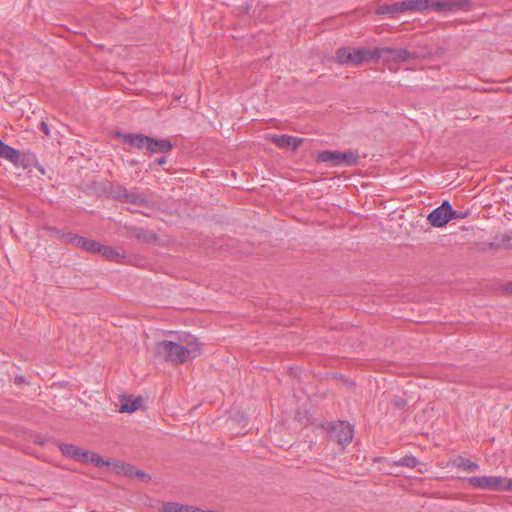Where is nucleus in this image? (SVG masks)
I'll list each match as a JSON object with an SVG mask.
<instances>
[{"label": "nucleus", "mask_w": 512, "mask_h": 512, "mask_svg": "<svg viewBox=\"0 0 512 512\" xmlns=\"http://www.w3.org/2000/svg\"><path fill=\"white\" fill-rule=\"evenodd\" d=\"M181 504L176 502H163L162 503V511L163 512H180Z\"/></svg>", "instance_id": "obj_26"}, {"label": "nucleus", "mask_w": 512, "mask_h": 512, "mask_svg": "<svg viewBox=\"0 0 512 512\" xmlns=\"http://www.w3.org/2000/svg\"><path fill=\"white\" fill-rule=\"evenodd\" d=\"M269 140L279 148H290L295 152L303 143V138L290 135H271Z\"/></svg>", "instance_id": "obj_11"}, {"label": "nucleus", "mask_w": 512, "mask_h": 512, "mask_svg": "<svg viewBox=\"0 0 512 512\" xmlns=\"http://www.w3.org/2000/svg\"><path fill=\"white\" fill-rule=\"evenodd\" d=\"M57 446L63 456L83 464H94L96 467L103 465L109 466L112 464L110 461H105L99 454L90 452L74 444L57 443Z\"/></svg>", "instance_id": "obj_2"}, {"label": "nucleus", "mask_w": 512, "mask_h": 512, "mask_svg": "<svg viewBox=\"0 0 512 512\" xmlns=\"http://www.w3.org/2000/svg\"><path fill=\"white\" fill-rule=\"evenodd\" d=\"M452 465L461 468L469 472H475L479 469V465L476 462H472L462 456H457L451 461Z\"/></svg>", "instance_id": "obj_22"}, {"label": "nucleus", "mask_w": 512, "mask_h": 512, "mask_svg": "<svg viewBox=\"0 0 512 512\" xmlns=\"http://www.w3.org/2000/svg\"><path fill=\"white\" fill-rule=\"evenodd\" d=\"M120 402V412L132 413L140 408L143 401L141 397L122 396Z\"/></svg>", "instance_id": "obj_18"}, {"label": "nucleus", "mask_w": 512, "mask_h": 512, "mask_svg": "<svg viewBox=\"0 0 512 512\" xmlns=\"http://www.w3.org/2000/svg\"><path fill=\"white\" fill-rule=\"evenodd\" d=\"M379 59V50H369L366 48L342 47L336 50L335 62L338 64H350L360 66L364 62Z\"/></svg>", "instance_id": "obj_1"}, {"label": "nucleus", "mask_w": 512, "mask_h": 512, "mask_svg": "<svg viewBox=\"0 0 512 512\" xmlns=\"http://www.w3.org/2000/svg\"><path fill=\"white\" fill-rule=\"evenodd\" d=\"M97 254L102 255L103 257H105V259H107L109 261H116V262H118L119 258L121 257L119 252H117L114 248H112L111 246H108V245L101 244V243L99 244V249H98Z\"/></svg>", "instance_id": "obj_23"}, {"label": "nucleus", "mask_w": 512, "mask_h": 512, "mask_svg": "<svg viewBox=\"0 0 512 512\" xmlns=\"http://www.w3.org/2000/svg\"><path fill=\"white\" fill-rule=\"evenodd\" d=\"M156 356L166 362L183 364L187 361L182 344L174 341L163 340L156 343Z\"/></svg>", "instance_id": "obj_4"}, {"label": "nucleus", "mask_w": 512, "mask_h": 512, "mask_svg": "<svg viewBox=\"0 0 512 512\" xmlns=\"http://www.w3.org/2000/svg\"><path fill=\"white\" fill-rule=\"evenodd\" d=\"M29 156L30 155L23 154L19 150L6 145L0 157L12 162L15 166L26 168L29 166Z\"/></svg>", "instance_id": "obj_10"}, {"label": "nucleus", "mask_w": 512, "mask_h": 512, "mask_svg": "<svg viewBox=\"0 0 512 512\" xmlns=\"http://www.w3.org/2000/svg\"><path fill=\"white\" fill-rule=\"evenodd\" d=\"M49 230L64 244H71L75 247L81 248L82 250L97 254L99 249V242L87 239L83 236L74 233H64L55 227L49 228Z\"/></svg>", "instance_id": "obj_6"}, {"label": "nucleus", "mask_w": 512, "mask_h": 512, "mask_svg": "<svg viewBox=\"0 0 512 512\" xmlns=\"http://www.w3.org/2000/svg\"><path fill=\"white\" fill-rule=\"evenodd\" d=\"M500 290L506 294L512 295V282H507L501 285Z\"/></svg>", "instance_id": "obj_30"}, {"label": "nucleus", "mask_w": 512, "mask_h": 512, "mask_svg": "<svg viewBox=\"0 0 512 512\" xmlns=\"http://www.w3.org/2000/svg\"><path fill=\"white\" fill-rule=\"evenodd\" d=\"M121 464H124V463L123 462H116L114 464V469H115L117 474H123V472L121 471Z\"/></svg>", "instance_id": "obj_33"}, {"label": "nucleus", "mask_w": 512, "mask_h": 512, "mask_svg": "<svg viewBox=\"0 0 512 512\" xmlns=\"http://www.w3.org/2000/svg\"><path fill=\"white\" fill-rule=\"evenodd\" d=\"M360 163V156L354 151H339V165L356 166Z\"/></svg>", "instance_id": "obj_21"}, {"label": "nucleus", "mask_w": 512, "mask_h": 512, "mask_svg": "<svg viewBox=\"0 0 512 512\" xmlns=\"http://www.w3.org/2000/svg\"><path fill=\"white\" fill-rule=\"evenodd\" d=\"M127 234L129 237L143 243H154L158 240V235L154 231L142 227H130Z\"/></svg>", "instance_id": "obj_12"}, {"label": "nucleus", "mask_w": 512, "mask_h": 512, "mask_svg": "<svg viewBox=\"0 0 512 512\" xmlns=\"http://www.w3.org/2000/svg\"><path fill=\"white\" fill-rule=\"evenodd\" d=\"M392 464L395 466H405L408 468H414L417 466L418 460L412 455H405L399 460L393 461Z\"/></svg>", "instance_id": "obj_24"}, {"label": "nucleus", "mask_w": 512, "mask_h": 512, "mask_svg": "<svg viewBox=\"0 0 512 512\" xmlns=\"http://www.w3.org/2000/svg\"><path fill=\"white\" fill-rule=\"evenodd\" d=\"M392 405L396 408V409H403L406 405H407V401L406 399L402 398V397H396L392 400Z\"/></svg>", "instance_id": "obj_28"}, {"label": "nucleus", "mask_w": 512, "mask_h": 512, "mask_svg": "<svg viewBox=\"0 0 512 512\" xmlns=\"http://www.w3.org/2000/svg\"><path fill=\"white\" fill-rule=\"evenodd\" d=\"M326 429L329 432L330 439L340 445H347L353 439V427L347 422L338 421L336 423H328Z\"/></svg>", "instance_id": "obj_7"}, {"label": "nucleus", "mask_w": 512, "mask_h": 512, "mask_svg": "<svg viewBox=\"0 0 512 512\" xmlns=\"http://www.w3.org/2000/svg\"><path fill=\"white\" fill-rule=\"evenodd\" d=\"M180 341L183 343L182 347L184 349L185 357L187 360L188 358H195L201 354V345L196 337L187 334L180 338Z\"/></svg>", "instance_id": "obj_13"}, {"label": "nucleus", "mask_w": 512, "mask_h": 512, "mask_svg": "<svg viewBox=\"0 0 512 512\" xmlns=\"http://www.w3.org/2000/svg\"><path fill=\"white\" fill-rule=\"evenodd\" d=\"M502 241V244L506 247V248H510L512 249V235H505L502 237L501 239Z\"/></svg>", "instance_id": "obj_29"}, {"label": "nucleus", "mask_w": 512, "mask_h": 512, "mask_svg": "<svg viewBox=\"0 0 512 512\" xmlns=\"http://www.w3.org/2000/svg\"><path fill=\"white\" fill-rule=\"evenodd\" d=\"M108 196L121 203L146 207L149 204L147 197L138 192L137 189L128 190L122 185H111L108 189Z\"/></svg>", "instance_id": "obj_3"}, {"label": "nucleus", "mask_w": 512, "mask_h": 512, "mask_svg": "<svg viewBox=\"0 0 512 512\" xmlns=\"http://www.w3.org/2000/svg\"><path fill=\"white\" fill-rule=\"evenodd\" d=\"M121 471L124 475L129 477L143 478L145 476V473L142 470H138L130 464H121Z\"/></svg>", "instance_id": "obj_25"}, {"label": "nucleus", "mask_w": 512, "mask_h": 512, "mask_svg": "<svg viewBox=\"0 0 512 512\" xmlns=\"http://www.w3.org/2000/svg\"><path fill=\"white\" fill-rule=\"evenodd\" d=\"M405 12L406 11H417L422 12L426 10H432L433 0H404Z\"/></svg>", "instance_id": "obj_20"}, {"label": "nucleus", "mask_w": 512, "mask_h": 512, "mask_svg": "<svg viewBox=\"0 0 512 512\" xmlns=\"http://www.w3.org/2000/svg\"><path fill=\"white\" fill-rule=\"evenodd\" d=\"M451 204L444 201L439 207L432 210L427 220L433 227H443L449 222Z\"/></svg>", "instance_id": "obj_8"}, {"label": "nucleus", "mask_w": 512, "mask_h": 512, "mask_svg": "<svg viewBox=\"0 0 512 512\" xmlns=\"http://www.w3.org/2000/svg\"><path fill=\"white\" fill-rule=\"evenodd\" d=\"M374 50H379V58H381V56L383 54H388L389 60H393V61H397V62H405L413 57L412 53H410L408 50L402 49V48L385 47V48H375Z\"/></svg>", "instance_id": "obj_14"}, {"label": "nucleus", "mask_w": 512, "mask_h": 512, "mask_svg": "<svg viewBox=\"0 0 512 512\" xmlns=\"http://www.w3.org/2000/svg\"><path fill=\"white\" fill-rule=\"evenodd\" d=\"M39 129L41 132H43L45 135H49V127L48 124L45 121H41L39 124Z\"/></svg>", "instance_id": "obj_32"}, {"label": "nucleus", "mask_w": 512, "mask_h": 512, "mask_svg": "<svg viewBox=\"0 0 512 512\" xmlns=\"http://www.w3.org/2000/svg\"><path fill=\"white\" fill-rule=\"evenodd\" d=\"M470 7L469 0H433L432 4V10L436 12L468 10Z\"/></svg>", "instance_id": "obj_9"}, {"label": "nucleus", "mask_w": 512, "mask_h": 512, "mask_svg": "<svg viewBox=\"0 0 512 512\" xmlns=\"http://www.w3.org/2000/svg\"><path fill=\"white\" fill-rule=\"evenodd\" d=\"M467 214H468V212H463V211H459V210H454V209L451 207L450 216H449V221H450V220H452V219H464L465 217H467Z\"/></svg>", "instance_id": "obj_27"}, {"label": "nucleus", "mask_w": 512, "mask_h": 512, "mask_svg": "<svg viewBox=\"0 0 512 512\" xmlns=\"http://www.w3.org/2000/svg\"><path fill=\"white\" fill-rule=\"evenodd\" d=\"M123 143L133 146L137 149H147L149 143V136L142 133H127L120 135Z\"/></svg>", "instance_id": "obj_16"}, {"label": "nucleus", "mask_w": 512, "mask_h": 512, "mask_svg": "<svg viewBox=\"0 0 512 512\" xmlns=\"http://www.w3.org/2000/svg\"><path fill=\"white\" fill-rule=\"evenodd\" d=\"M474 488L491 491H512V479L500 476H472L467 478Z\"/></svg>", "instance_id": "obj_5"}, {"label": "nucleus", "mask_w": 512, "mask_h": 512, "mask_svg": "<svg viewBox=\"0 0 512 512\" xmlns=\"http://www.w3.org/2000/svg\"><path fill=\"white\" fill-rule=\"evenodd\" d=\"M181 510L180 512H198L199 509L198 508H195L191 505H184V504H181Z\"/></svg>", "instance_id": "obj_31"}, {"label": "nucleus", "mask_w": 512, "mask_h": 512, "mask_svg": "<svg viewBox=\"0 0 512 512\" xmlns=\"http://www.w3.org/2000/svg\"><path fill=\"white\" fill-rule=\"evenodd\" d=\"M173 149V144L168 139H155L150 137L147 145V154L168 153Z\"/></svg>", "instance_id": "obj_15"}, {"label": "nucleus", "mask_w": 512, "mask_h": 512, "mask_svg": "<svg viewBox=\"0 0 512 512\" xmlns=\"http://www.w3.org/2000/svg\"><path fill=\"white\" fill-rule=\"evenodd\" d=\"M317 163H331L332 166H339V151L324 150L319 151L315 156Z\"/></svg>", "instance_id": "obj_19"}, {"label": "nucleus", "mask_w": 512, "mask_h": 512, "mask_svg": "<svg viewBox=\"0 0 512 512\" xmlns=\"http://www.w3.org/2000/svg\"><path fill=\"white\" fill-rule=\"evenodd\" d=\"M405 12V3L404 0L400 2H395L392 4H386L379 6L375 13L377 15H390L391 17H394L396 14Z\"/></svg>", "instance_id": "obj_17"}, {"label": "nucleus", "mask_w": 512, "mask_h": 512, "mask_svg": "<svg viewBox=\"0 0 512 512\" xmlns=\"http://www.w3.org/2000/svg\"><path fill=\"white\" fill-rule=\"evenodd\" d=\"M154 163L157 165H164L166 163V157L156 158Z\"/></svg>", "instance_id": "obj_34"}]
</instances>
